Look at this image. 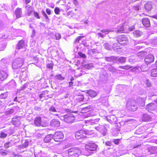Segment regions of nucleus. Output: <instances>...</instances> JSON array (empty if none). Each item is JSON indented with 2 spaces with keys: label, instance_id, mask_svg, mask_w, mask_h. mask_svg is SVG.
Listing matches in <instances>:
<instances>
[{
  "label": "nucleus",
  "instance_id": "nucleus-1",
  "mask_svg": "<svg viewBox=\"0 0 157 157\" xmlns=\"http://www.w3.org/2000/svg\"><path fill=\"white\" fill-rule=\"evenodd\" d=\"M94 128L96 130L101 133L103 136H105L107 132L108 129L109 128V126L106 124L102 125L98 124L95 126Z\"/></svg>",
  "mask_w": 157,
  "mask_h": 157
},
{
  "label": "nucleus",
  "instance_id": "nucleus-2",
  "mask_svg": "<svg viewBox=\"0 0 157 157\" xmlns=\"http://www.w3.org/2000/svg\"><path fill=\"white\" fill-rule=\"evenodd\" d=\"M68 154L71 157H77L81 154V150L77 148H72L68 150Z\"/></svg>",
  "mask_w": 157,
  "mask_h": 157
},
{
  "label": "nucleus",
  "instance_id": "nucleus-3",
  "mask_svg": "<svg viewBox=\"0 0 157 157\" xmlns=\"http://www.w3.org/2000/svg\"><path fill=\"white\" fill-rule=\"evenodd\" d=\"M24 60L21 58H17L14 60L12 64V67L13 69H16L19 68L23 65Z\"/></svg>",
  "mask_w": 157,
  "mask_h": 157
},
{
  "label": "nucleus",
  "instance_id": "nucleus-4",
  "mask_svg": "<svg viewBox=\"0 0 157 157\" xmlns=\"http://www.w3.org/2000/svg\"><path fill=\"white\" fill-rule=\"evenodd\" d=\"M126 107L128 110L132 111H135L137 108L135 101L131 99L128 101Z\"/></svg>",
  "mask_w": 157,
  "mask_h": 157
},
{
  "label": "nucleus",
  "instance_id": "nucleus-5",
  "mask_svg": "<svg viewBox=\"0 0 157 157\" xmlns=\"http://www.w3.org/2000/svg\"><path fill=\"white\" fill-rule=\"evenodd\" d=\"M63 133L61 132H56L53 135V139L54 142H52L54 144H56L55 142H60L63 140Z\"/></svg>",
  "mask_w": 157,
  "mask_h": 157
},
{
  "label": "nucleus",
  "instance_id": "nucleus-6",
  "mask_svg": "<svg viewBox=\"0 0 157 157\" xmlns=\"http://www.w3.org/2000/svg\"><path fill=\"white\" fill-rule=\"evenodd\" d=\"M62 118L64 119V121L67 123H72L75 120V117L72 114L69 113L62 116Z\"/></svg>",
  "mask_w": 157,
  "mask_h": 157
},
{
  "label": "nucleus",
  "instance_id": "nucleus-7",
  "mask_svg": "<svg viewBox=\"0 0 157 157\" xmlns=\"http://www.w3.org/2000/svg\"><path fill=\"white\" fill-rule=\"evenodd\" d=\"M98 146L94 143L89 142L87 143L85 145V147L87 150L93 151L96 150Z\"/></svg>",
  "mask_w": 157,
  "mask_h": 157
},
{
  "label": "nucleus",
  "instance_id": "nucleus-8",
  "mask_svg": "<svg viewBox=\"0 0 157 157\" xmlns=\"http://www.w3.org/2000/svg\"><path fill=\"white\" fill-rule=\"evenodd\" d=\"M75 136L77 139L85 138L87 137V134L86 131L82 130L77 132L75 134Z\"/></svg>",
  "mask_w": 157,
  "mask_h": 157
},
{
  "label": "nucleus",
  "instance_id": "nucleus-9",
  "mask_svg": "<svg viewBox=\"0 0 157 157\" xmlns=\"http://www.w3.org/2000/svg\"><path fill=\"white\" fill-rule=\"evenodd\" d=\"M117 40L118 43L122 45L126 44L128 42L127 37L124 35L119 36L117 38Z\"/></svg>",
  "mask_w": 157,
  "mask_h": 157
},
{
  "label": "nucleus",
  "instance_id": "nucleus-10",
  "mask_svg": "<svg viewBox=\"0 0 157 157\" xmlns=\"http://www.w3.org/2000/svg\"><path fill=\"white\" fill-rule=\"evenodd\" d=\"M154 60V56L152 54H150L146 56L144 61L147 64L153 62Z\"/></svg>",
  "mask_w": 157,
  "mask_h": 157
},
{
  "label": "nucleus",
  "instance_id": "nucleus-11",
  "mask_svg": "<svg viewBox=\"0 0 157 157\" xmlns=\"http://www.w3.org/2000/svg\"><path fill=\"white\" fill-rule=\"evenodd\" d=\"M20 116H15L12 118V123L16 126H18L21 124L20 120L21 119Z\"/></svg>",
  "mask_w": 157,
  "mask_h": 157
},
{
  "label": "nucleus",
  "instance_id": "nucleus-12",
  "mask_svg": "<svg viewBox=\"0 0 157 157\" xmlns=\"http://www.w3.org/2000/svg\"><path fill=\"white\" fill-rule=\"evenodd\" d=\"M113 31L109 29H102L101 30V32L102 33H98V35L99 36L103 38L106 35L108 34L109 32H112Z\"/></svg>",
  "mask_w": 157,
  "mask_h": 157
},
{
  "label": "nucleus",
  "instance_id": "nucleus-13",
  "mask_svg": "<svg viewBox=\"0 0 157 157\" xmlns=\"http://www.w3.org/2000/svg\"><path fill=\"white\" fill-rule=\"evenodd\" d=\"M156 108V105L153 103H151L147 105L146 106V109L149 112L151 113Z\"/></svg>",
  "mask_w": 157,
  "mask_h": 157
},
{
  "label": "nucleus",
  "instance_id": "nucleus-14",
  "mask_svg": "<svg viewBox=\"0 0 157 157\" xmlns=\"http://www.w3.org/2000/svg\"><path fill=\"white\" fill-rule=\"evenodd\" d=\"M90 106H88L82 109L81 110L82 113H86L85 114L84 116L86 117H88L90 116L91 114L88 112L90 111Z\"/></svg>",
  "mask_w": 157,
  "mask_h": 157
},
{
  "label": "nucleus",
  "instance_id": "nucleus-15",
  "mask_svg": "<svg viewBox=\"0 0 157 157\" xmlns=\"http://www.w3.org/2000/svg\"><path fill=\"white\" fill-rule=\"evenodd\" d=\"M106 119L110 123H115L117 120L116 117L114 115L108 116L106 117Z\"/></svg>",
  "mask_w": 157,
  "mask_h": 157
},
{
  "label": "nucleus",
  "instance_id": "nucleus-16",
  "mask_svg": "<svg viewBox=\"0 0 157 157\" xmlns=\"http://www.w3.org/2000/svg\"><path fill=\"white\" fill-rule=\"evenodd\" d=\"M50 124L52 127H57L59 126L60 122L58 120L54 119L51 121Z\"/></svg>",
  "mask_w": 157,
  "mask_h": 157
},
{
  "label": "nucleus",
  "instance_id": "nucleus-17",
  "mask_svg": "<svg viewBox=\"0 0 157 157\" xmlns=\"http://www.w3.org/2000/svg\"><path fill=\"white\" fill-rule=\"evenodd\" d=\"M44 142L45 143H49L52 141L54 140L53 139V135L49 134L47 135L44 139Z\"/></svg>",
  "mask_w": 157,
  "mask_h": 157
},
{
  "label": "nucleus",
  "instance_id": "nucleus-18",
  "mask_svg": "<svg viewBox=\"0 0 157 157\" xmlns=\"http://www.w3.org/2000/svg\"><path fill=\"white\" fill-rule=\"evenodd\" d=\"M146 99V97L139 98L137 99V102L140 106H144L145 105V101Z\"/></svg>",
  "mask_w": 157,
  "mask_h": 157
},
{
  "label": "nucleus",
  "instance_id": "nucleus-19",
  "mask_svg": "<svg viewBox=\"0 0 157 157\" xmlns=\"http://www.w3.org/2000/svg\"><path fill=\"white\" fill-rule=\"evenodd\" d=\"M142 23L143 25L146 27H149L150 26L149 20L147 18H144L142 20Z\"/></svg>",
  "mask_w": 157,
  "mask_h": 157
},
{
  "label": "nucleus",
  "instance_id": "nucleus-20",
  "mask_svg": "<svg viewBox=\"0 0 157 157\" xmlns=\"http://www.w3.org/2000/svg\"><path fill=\"white\" fill-rule=\"evenodd\" d=\"M8 76L7 73L4 71H0V79L3 81L6 79Z\"/></svg>",
  "mask_w": 157,
  "mask_h": 157
},
{
  "label": "nucleus",
  "instance_id": "nucleus-21",
  "mask_svg": "<svg viewBox=\"0 0 157 157\" xmlns=\"http://www.w3.org/2000/svg\"><path fill=\"white\" fill-rule=\"evenodd\" d=\"M124 24L122 23L117 27V29L116 31L117 33H121L123 32L124 31Z\"/></svg>",
  "mask_w": 157,
  "mask_h": 157
},
{
  "label": "nucleus",
  "instance_id": "nucleus-22",
  "mask_svg": "<svg viewBox=\"0 0 157 157\" xmlns=\"http://www.w3.org/2000/svg\"><path fill=\"white\" fill-rule=\"evenodd\" d=\"M25 45L24 40H21L19 41L17 45V49L19 50L24 47H25Z\"/></svg>",
  "mask_w": 157,
  "mask_h": 157
},
{
  "label": "nucleus",
  "instance_id": "nucleus-23",
  "mask_svg": "<svg viewBox=\"0 0 157 157\" xmlns=\"http://www.w3.org/2000/svg\"><path fill=\"white\" fill-rule=\"evenodd\" d=\"M105 59L108 62L115 63L116 62L117 58L114 56H111L109 57H106L105 58Z\"/></svg>",
  "mask_w": 157,
  "mask_h": 157
},
{
  "label": "nucleus",
  "instance_id": "nucleus-24",
  "mask_svg": "<svg viewBox=\"0 0 157 157\" xmlns=\"http://www.w3.org/2000/svg\"><path fill=\"white\" fill-rule=\"evenodd\" d=\"M15 13L17 18H19L21 17L22 14L21 9L19 8H17L15 10Z\"/></svg>",
  "mask_w": 157,
  "mask_h": 157
},
{
  "label": "nucleus",
  "instance_id": "nucleus-25",
  "mask_svg": "<svg viewBox=\"0 0 157 157\" xmlns=\"http://www.w3.org/2000/svg\"><path fill=\"white\" fill-rule=\"evenodd\" d=\"M34 123L37 126H39L41 125V118L38 117L36 118L34 121Z\"/></svg>",
  "mask_w": 157,
  "mask_h": 157
},
{
  "label": "nucleus",
  "instance_id": "nucleus-26",
  "mask_svg": "<svg viewBox=\"0 0 157 157\" xmlns=\"http://www.w3.org/2000/svg\"><path fill=\"white\" fill-rule=\"evenodd\" d=\"M145 9L147 11L150 10L152 8V5L151 3L149 2L145 4L144 6Z\"/></svg>",
  "mask_w": 157,
  "mask_h": 157
},
{
  "label": "nucleus",
  "instance_id": "nucleus-27",
  "mask_svg": "<svg viewBox=\"0 0 157 157\" xmlns=\"http://www.w3.org/2000/svg\"><path fill=\"white\" fill-rule=\"evenodd\" d=\"M49 111L50 113L52 114H53L54 115H55L56 116H58V115L57 113H57V112L55 109V108L53 106H51L49 109Z\"/></svg>",
  "mask_w": 157,
  "mask_h": 157
},
{
  "label": "nucleus",
  "instance_id": "nucleus-28",
  "mask_svg": "<svg viewBox=\"0 0 157 157\" xmlns=\"http://www.w3.org/2000/svg\"><path fill=\"white\" fill-rule=\"evenodd\" d=\"M151 118L150 116L147 114H144L142 117L143 121H147L150 120Z\"/></svg>",
  "mask_w": 157,
  "mask_h": 157
},
{
  "label": "nucleus",
  "instance_id": "nucleus-29",
  "mask_svg": "<svg viewBox=\"0 0 157 157\" xmlns=\"http://www.w3.org/2000/svg\"><path fill=\"white\" fill-rule=\"evenodd\" d=\"M87 93L92 98L94 97L97 95V94L96 92L91 90H88Z\"/></svg>",
  "mask_w": 157,
  "mask_h": 157
},
{
  "label": "nucleus",
  "instance_id": "nucleus-30",
  "mask_svg": "<svg viewBox=\"0 0 157 157\" xmlns=\"http://www.w3.org/2000/svg\"><path fill=\"white\" fill-rule=\"evenodd\" d=\"M27 74L26 71H24L21 73L20 75V77L22 79L24 80L26 79L27 77Z\"/></svg>",
  "mask_w": 157,
  "mask_h": 157
},
{
  "label": "nucleus",
  "instance_id": "nucleus-31",
  "mask_svg": "<svg viewBox=\"0 0 157 157\" xmlns=\"http://www.w3.org/2000/svg\"><path fill=\"white\" fill-rule=\"evenodd\" d=\"M139 69H140V71H147L148 69L147 66L145 65H143L141 67H140Z\"/></svg>",
  "mask_w": 157,
  "mask_h": 157
},
{
  "label": "nucleus",
  "instance_id": "nucleus-32",
  "mask_svg": "<svg viewBox=\"0 0 157 157\" xmlns=\"http://www.w3.org/2000/svg\"><path fill=\"white\" fill-rule=\"evenodd\" d=\"M94 67L93 64L92 63L86 64L84 65V68L88 69H92Z\"/></svg>",
  "mask_w": 157,
  "mask_h": 157
},
{
  "label": "nucleus",
  "instance_id": "nucleus-33",
  "mask_svg": "<svg viewBox=\"0 0 157 157\" xmlns=\"http://www.w3.org/2000/svg\"><path fill=\"white\" fill-rule=\"evenodd\" d=\"M126 59L125 57H121L117 59V61L121 63H123L125 62Z\"/></svg>",
  "mask_w": 157,
  "mask_h": 157
},
{
  "label": "nucleus",
  "instance_id": "nucleus-34",
  "mask_svg": "<svg viewBox=\"0 0 157 157\" xmlns=\"http://www.w3.org/2000/svg\"><path fill=\"white\" fill-rule=\"evenodd\" d=\"M112 48L114 51H116L117 49H120L121 48L117 43H115L113 44Z\"/></svg>",
  "mask_w": 157,
  "mask_h": 157
},
{
  "label": "nucleus",
  "instance_id": "nucleus-35",
  "mask_svg": "<svg viewBox=\"0 0 157 157\" xmlns=\"http://www.w3.org/2000/svg\"><path fill=\"white\" fill-rule=\"evenodd\" d=\"M139 68V67H136L132 68L130 70L132 72H140Z\"/></svg>",
  "mask_w": 157,
  "mask_h": 157
},
{
  "label": "nucleus",
  "instance_id": "nucleus-36",
  "mask_svg": "<svg viewBox=\"0 0 157 157\" xmlns=\"http://www.w3.org/2000/svg\"><path fill=\"white\" fill-rule=\"evenodd\" d=\"M134 35L136 37L140 36L142 34V32L139 30H136L133 33Z\"/></svg>",
  "mask_w": 157,
  "mask_h": 157
},
{
  "label": "nucleus",
  "instance_id": "nucleus-37",
  "mask_svg": "<svg viewBox=\"0 0 157 157\" xmlns=\"http://www.w3.org/2000/svg\"><path fill=\"white\" fill-rule=\"evenodd\" d=\"M41 13L43 15L44 17L46 20V21L47 22L49 20V19L45 12L44 10H43L41 11Z\"/></svg>",
  "mask_w": 157,
  "mask_h": 157
},
{
  "label": "nucleus",
  "instance_id": "nucleus-38",
  "mask_svg": "<svg viewBox=\"0 0 157 157\" xmlns=\"http://www.w3.org/2000/svg\"><path fill=\"white\" fill-rule=\"evenodd\" d=\"M104 46L105 49L107 50H110L111 49V46L108 43H105L104 44Z\"/></svg>",
  "mask_w": 157,
  "mask_h": 157
},
{
  "label": "nucleus",
  "instance_id": "nucleus-39",
  "mask_svg": "<svg viewBox=\"0 0 157 157\" xmlns=\"http://www.w3.org/2000/svg\"><path fill=\"white\" fill-rule=\"evenodd\" d=\"M151 76L153 77H157V71L155 70H153L151 73Z\"/></svg>",
  "mask_w": 157,
  "mask_h": 157
},
{
  "label": "nucleus",
  "instance_id": "nucleus-40",
  "mask_svg": "<svg viewBox=\"0 0 157 157\" xmlns=\"http://www.w3.org/2000/svg\"><path fill=\"white\" fill-rule=\"evenodd\" d=\"M33 12V9L31 7H29L27 9V15L29 16Z\"/></svg>",
  "mask_w": 157,
  "mask_h": 157
},
{
  "label": "nucleus",
  "instance_id": "nucleus-41",
  "mask_svg": "<svg viewBox=\"0 0 157 157\" xmlns=\"http://www.w3.org/2000/svg\"><path fill=\"white\" fill-rule=\"evenodd\" d=\"M56 78L59 80H63L65 78L62 76L61 75L59 74L56 76Z\"/></svg>",
  "mask_w": 157,
  "mask_h": 157
},
{
  "label": "nucleus",
  "instance_id": "nucleus-42",
  "mask_svg": "<svg viewBox=\"0 0 157 157\" xmlns=\"http://www.w3.org/2000/svg\"><path fill=\"white\" fill-rule=\"evenodd\" d=\"M7 97V93H5L2 94L0 95V98L1 99H6Z\"/></svg>",
  "mask_w": 157,
  "mask_h": 157
},
{
  "label": "nucleus",
  "instance_id": "nucleus-43",
  "mask_svg": "<svg viewBox=\"0 0 157 157\" xmlns=\"http://www.w3.org/2000/svg\"><path fill=\"white\" fill-rule=\"evenodd\" d=\"M14 111L13 109H11L6 112V114L7 115H10L13 113Z\"/></svg>",
  "mask_w": 157,
  "mask_h": 157
},
{
  "label": "nucleus",
  "instance_id": "nucleus-44",
  "mask_svg": "<svg viewBox=\"0 0 157 157\" xmlns=\"http://www.w3.org/2000/svg\"><path fill=\"white\" fill-rule=\"evenodd\" d=\"M53 66V64L52 63H48L47 65L48 68L52 69Z\"/></svg>",
  "mask_w": 157,
  "mask_h": 157
},
{
  "label": "nucleus",
  "instance_id": "nucleus-45",
  "mask_svg": "<svg viewBox=\"0 0 157 157\" xmlns=\"http://www.w3.org/2000/svg\"><path fill=\"white\" fill-rule=\"evenodd\" d=\"M108 70L112 72H115L116 71V68L112 67H109Z\"/></svg>",
  "mask_w": 157,
  "mask_h": 157
},
{
  "label": "nucleus",
  "instance_id": "nucleus-46",
  "mask_svg": "<svg viewBox=\"0 0 157 157\" xmlns=\"http://www.w3.org/2000/svg\"><path fill=\"white\" fill-rule=\"evenodd\" d=\"M78 55H79V56L81 58H86V57L85 54L80 52H78Z\"/></svg>",
  "mask_w": 157,
  "mask_h": 157
},
{
  "label": "nucleus",
  "instance_id": "nucleus-47",
  "mask_svg": "<svg viewBox=\"0 0 157 157\" xmlns=\"http://www.w3.org/2000/svg\"><path fill=\"white\" fill-rule=\"evenodd\" d=\"M60 10L59 8L56 7L54 10V12L56 14H59V13Z\"/></svg>",
  "mask_w": 157,
  "mask_h": 157
},
{
  "label": "nucleus",
  "instance_id": "nucleus-48",
  "mask_svg": "<svg viewBox=\"0 0 157 157\" xmlns=\"http://www.w3.org/2000/svg\"><path fill=\"white\" fill-rule=\"evenodd\" d=\"M34 16L37 19H40V17L39 15V13L36 12H34Z\"/></svg>",
  "mask_w": 157,
  "mask_h": 157
},
{
  "label": "nucleus",
  "instance_id": "nucleus-49",
  "mask_svg": "<svg viewBox=\"0 0 157 157\" xmlns=\"http://www.w3.org/2000/svg\"><path fill=\"white\" fill-rule=\"evenodd\" d=\"M55 36L56 40H59L61 37L60 34L58 33H57L55 34Z\"/></svg>",
  "mask_w": 157,
  "mask_h": 157
},
{
  "label": "nucleus",
  "instance_id": "nucleus-50",
  "mask_svg": "<svg viewBox=\"0 0 157 157\" xmlns=\"http://www.w3.org/2000/svg\"><path fill=\"white\" fill-rule=\"evenodd\" d=\"M83 37V36H80L78 37L75 40V43L78 42Z\"/></svg>",
  "mask_w": 157,
  "mask_h": 157
},
{
  "label": "nucleus",
  "instance_id": "nucleus-51",
  "mask_svg": "<svg viewBox=\"0 0 157 157\" xmlns=\"http://www.w3.org/2000/svg\"><path fill=\"white\" fill-rule=\"evenodd\" d=\"M7 136V134L4 133V132H2L1 133L0 135V137L1 138H4L6 137Z\"/></svg>",
  "mask_w": 157,
  "mask_h": 157
},
{
  "label": "nucleus",
  "instance_id": "nucleus-52",
  "mask_svg": "<svg viewBox=\"0 0 157 157\" xmlns=\"http://www.w3.org/2000/svg\"><path fill=\"white\" fill-rule=\"evenodd\" d=\"M124 69L128 70L132 67V66H130L128 65H126L124 66Z\"/></svg>",
  "mask_w": 157,
  "mask_h": 157
},
{
  "label": "nucleus",
  "instance_id": "nucleus-53",
  "mask_svg": "<svg viewBox=\"0 0 157 157\" xmlns=\"http://www.w3.org/2000/svg\"><path fill=\"white\" fill-rule=\"evenodd\" d=\"M4 147L6 148H9L10 146V142H7L4 145Z\"/></svg>",
  "mask_w": 157,
  "mask_h": 157
},
{
  "label": "nucleus",
  "instance_id": "nucleus-54",
  "mask_svg": "<svg viewBox=\"0 0 157 157\" xmlns=\"http://www.w3.org/2000/svg\"><path fill=\"white\" fill-rule=\"evenodd\" d=\"M29 142L27 141H25L23 144V146L24 147H26L28 146Z\"/></svg>",
  "mask_w": 157,
  "mask_h": 157
},
{
  "label": "nucleus",
  "instance_id": "nucleus-55",
  "mask_svg": "<svg viewBox=\"0 0 157 157\" xmlns=\"http://www.w3.org/2000/svg\"><path fill=\"white\" fill-rule=\"evenodd\" d=\"M89 53L91 54H95L96 53V51L95 50V49H92V50H90L89 51Z\"/></svg>",
  "mask_w": 157,
  "mask_h": 157
},
{
  "label": "nucleus",
  "instance_id": "nucleus-56",
  "mask_svg": "<svg viewBox=\"0 0 157 157\" xmlns=\"http://www.w3.org/2000/svg\"><path fill=\"white\" fill-rule=\"evenodd\" d=\"M146 85L148 87H150L151 86V84L150 82V81L148 80H147L146 81Z\"/></svg>",
  "mask_w": 157,
  "mask_h": 157
},
{
  "label": "nucleus",
  "instance_id": "nucleus-57",
  "mask_svg": "<svg viewBox=\"0 0 157 157\" xmlns=\"http://www.w3.org/2000/svg\"><path fill=\"white\" fill-rule=\"evenodd\" d=\"M105 144L108 146H111L112 145V143L110 141H107L105 143Z\"/></svg>",
  "mask_w": 157,
  "mask_h": 157
},
{
  "label": "nucleus",
  "instance_id": "nucleus-58",
  "mask_svg": "<svg viewBox=\"0 0 157 157\" xmlns=\"http://www.w3.org/2000/svg\"><path fill=\"white\" fill-rule=\"evenodd\" d=\"M46 12L48 15H50L51 14V10L47 8L46 9Z\"/></svg>",
  "mask_w": 157,
  "mask_h": 157
},
{
  "label": "nucleus",
  "instance_id": "nucleus-59",
  "mask_svg": "<svg viewBox=\"0 0 157 157\" xmlns=\"http://www.w3.org/2000/svg\"><path fill=\"white\" fill-rule=\"evenodd\" d=\"M113 142L116 144H117L119 143V139H115L113 140Z\"/></svg>",
  "mask_w": 157,
  "mask_h": 157
},
{
  "label": "nucleus",
  "instance_id": "nucleus-60",
  "mask_svg": "<svg viewBox=\"0 0 157 157\" xmlns=\"http://www.w3.org/2000/svg\"><path fill=\"white\" fill-rule=\"evenodd\" d=\"M73 3L75 5H78V2L77 0H72Z\"/></svg>",
  "mask_w": 157,
  "mask_h": 157
},
{
  "label": "nucleus",
  "instance_id": "nucleus-61",
  "mask_svg": "<svg viewBox=\"0 0 157 157\" xmlns=\"http://www.w3.org/2000/svg\"><path fill=\"white\" fill-rule=\"evenodd\" d=\"M0 153H1V154L2 155H6L7 154V153L6 152H0Z\"/></svg>",
  "mask_w": 157,
  "mask_h": 157
},
{
  "label": "nucleus",
  "instance_id": "nucleus-62",
  "mask_svg": "<svg viewBox=\"0 0 157 157\" xmlns=\"http://www.w3.org/2000/svg\"><path fill=\"white\" fill-rule=\"evenodd\" d=\"M69 87H71L72 86H73V83L72 82H69Z\"/></svg>",
  "mask_w": 157,
  "mask_h": 157
},
{
  "label": "nucleus",
  "instance_id": "nucleus-63",
  "mask_svg": "<svg viewBox=\"0 0 157 157\" xmlns=\"http://www.w3.org/2000/svg\"><path fill=\"white\" fill-rule=\"evenodd\" d=\"M44 94L43 93H42L40 94L39 95V97L40 98H41L42 97H44Z\"/></svg>",
  "mask_w": 157,
  "mask_h": 157
},
{
  "label": "nucleus",
  "instance_id": "nucleus-64",
  "mask_svg": "<svg viewBox=\"0 0 157 157\" xmlns=\"http://www.w3.org/2000/svg\"><path fill=\"white\" fill-rule=\"evenodd\" d=\"M36 136L39 138H40L41 137V135L40 134L38 133L36 135Z\"/></svg>",
  "mask_w": 157,
  "mask_h": 157
}]
</instances>
